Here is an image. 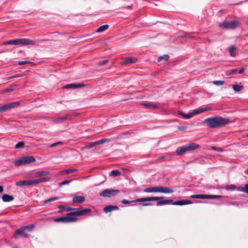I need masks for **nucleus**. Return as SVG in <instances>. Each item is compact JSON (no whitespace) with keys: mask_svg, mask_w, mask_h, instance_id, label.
<instances>
[{"mask_svg":"<svg viewBox=\"0 0 248 248\" xmlns=\"http://www.w3.org/2000/svg\"><path fill=\"white\" fill-rule=\"evenodd\" d=\"M158 201L156 202V206H161L165 204L171 203L175 205H184L186 204H192V202L190 200H180L173 202L172 200H164L163 197H148L145 198H141L134 200V202H142L141 205L143 206H152L153 204L149 202Z\"/></svg>","mask_w":248,"mask_h":248,"instance_id":"1","label":"nucleus"},{"mask_svg":"<svg viewBox=\"0 0 248 248\" xmlns=\"http://www.w3.org/2000/svg\"><path fill=\"white\" fill-rule=\"evenodd\" d=\"M231 122L229 119L218 116L208 118L203 121V123L208 127L213 129L223 127Z\"/></svg>","mask_w":248,"mask_h":248,"instance_id":"2","label":"nucleus"},{"mask_svg":"<svg viewBox=\"0 0 248 248\" xmlns=\"http://www.w3.org/2000/svg\"><path fill=\"white\" fill-rule=\"evenodd\" d=\"M91 211V209H90L78 210L67 214L65 217L55 218L54 221L56 222H62L63 223L76 222L77 221L78 218L75 216H82Z\"/></svg>","mask_w":248,"mask_h":248,"instance_id":"3","label":"nucleus"},{"mask_svg":"<svg viewBox=\"0 0 248 248\" xmlns=\"http://www.w3.org/2000/svg\"><path fill=\"white\" fill-rule=\"evenodd\" d=\"M35 41L27 38L17 39L15 40H11L2 43V45H21L28 46L35 45Z\"/></svg>","mask_w":248,"mask_h":248,"instance_id":"4","label":"nucleus"},{"mask_svg":"<svg viewBox=\"0 0 248 248\" xmlns=\"http://www.w3.org/2000/svg\"><path fill=\"white\" fill-rule=\"evenodd\" d=\"M199 148V144L191 142L178 148L176 150V153L178 155H182L187 152L192 151Z\"/></svg>","mask_w":248,"mask_h":248,"instance_id":"5","label":"nucleus"},{"mask_svg":"<svg viewBox=\"0 0 248 248\" xmlns=\"http://www.w3.org/2000/svg\"><path fill=\"white\" fill-rule=\"evenodd\" d=\"M35 158L32 156H27L16 160L14 163L16 166L24 165L35 161Z\"/></svg>","mask_w":248,"mask_h":248,"instance_id":"6","label":"nucleus"},{"mask_svg":"<svg viewBox=\"0 0 248 248\" xmlns=\"http://www.w3.org/2000/svg\"><path fill=\"white\" fill-rule=\"evenodd\" d=\"M239 25V22L236 20L225 21L219 23V26L226 29H235Z\"/></svg>","mask_w":248,"mask_h":248,"instance_id":"7","label":"nucleus"},{"mask_svg":"<svg viewBox=\"0 0 248 248\" xmlns=\"http://www.w3.org/2000/svg\"><path fill=\"white\" fill-rule=\"evenodd\" d=\"M120 192L119 190L112 189H106L104 190L102 192L99 194L101 197H109L114 196Z\"/></svg>","mask_w":248,"mask_h":248,"instance_id":"8","label":"nucleus"},{"mask_svg":"<svg viewBox=\"0 0 248 248\" xmlns=\"http://www.w3.org/2000/svg\"><path fill=\"white\" fill-rule=\"evenodd\" d=\"M35 227V226L33 224H31L30 225H27L26 226H24L21 227L19 229L17 230L14 234V237L16 238H18V235L21 233L24 232L26 230H28L29 231H31Z\"/></svg>","mask_w":248,"mask_h":248,"instance_id":"9","label":"nucleus"},{"mask_svg":"<svg viewBox=\"0 0 248 248\" xmlns=\"http://www.w3.org/2000/svg\"><path fill=\"white\" fill-rule=\"evenodd\" d=\"M221 196L219 195H206V194H197L192 195L190 196V198L192 199H217L220 198Z\"/></svg>","mask_w":248,"mask_h":248,"instance_id":"10","label":"nucleus"},{"mask_svg":"<svg viewBox=\"0 0 248 248\" xmlns=\"http://www.w3.org/2000/svg\"><path fill=\"white\" fill-rule=\"evenodd\" d=\"M106 141V140L102 139L101 140L87 143L85 147H82L81 149L83 150L85 148H91L93 147L96 146L99 144L104 143Z\"/></svg>","mask_w":248,"mask_h":248,"instance_id":"11","label":"nucleus"},{"mask_svg":"<svg viewBox=\"0 0 248 248\" xmlns=\"http://www.w3.org/2000/svg\"><path fill=\"white\" fill-rule=\"evenodd\" d=\"M174 190L170 188L165 186H157V193H162L165 194L172 193Z\"/></svg>","mask_w":248,"mask_h":248,"instance_id":"12","label":"nucleus"},{"mask_svg":"<svg viewBox=\"0 0 248 248\" xmlns=\"http://www.w3.org/2000/svg\"><path fill=\"white\" fill-rule=\"evenodd\" d=\"M137 61V59L134 57L125 58L123 62H121L122 65H127L131 63H135Z\"/></svg>","mask_w":248,"mask_h":248,"instance_id":"13","label":"nucleus"},{"mask_svg":"<svg viewBox=\"0 0 248 248\" xmlns=\"http://www.w3.org/2000/svg\"><path fill=\"white\" fill-rule=\"evenodd\" d=\"M85 86L84 84H76V83H71L65 85L64 88L65 89H76L78 88H80Z\"/></svg>","mask_w":248,"mask_h":248,"instance_id":"14","label":"nucleus"},{"mask_svg":"<svg viewBox=\"0 0 248 248\" xmlns=\"http://www.w3.org/2000/svg\"><path fill=\"white\" fill-rule=\"evenodd\" d=\"M119 209V207L116 205H110L105 207L103 210L105 213H108L114 210H118Z\"/></svg>","mask_w":248,"mask_h":248,"instance_id":"15","label":"nucleus"},{"mask_svg":"<svg viewBox=\"0 0 248 248\" xmlns=\"http://www.w3.org/2000/svg\"><path fill=\"white\" fill-rule=\"evenodd\" d=\"M85 197L82 196H78L74 197L72 199L73 203H83L85 201Z\"/></svg>","mask_w":248,"mask_h":248,"instance_id":"16","label":"nucleus"},{"mask_svg":"<svg viewBox=\"0 0 248 248\" xmlns=\"http://www.w3.org/2000/svg\"><path fill=\"white\" fill-rule=\"evenodd\" d=\"M1 199L4 202H9L14 200V197L13 196L4 194L2 196Z\"/></svg>","mask_w":248,"mask_h":248,"instance_id":"17","label":"nucleus"},{"mask_svg":"<svg viewBox=\"0 0 248 248\" xmlns=\"http://www.w3.org/2000/svg\"><path fill=\"white\" fill-rule=\"evenodd\" d=\"M50 173L49 171H38L35 173L36 177H41L49 175Z\"/></svg>","mask_w":248,"mask_h":248,"instance_id":"18","label":"nucleus"},{"mask_svg":"<svg viewBox=\"0 0 248 248\" xmlns=\"http://www.w3.org/2000/svg\"><path fill=\"white\" fill-rule=\"evenodd\" d=\"M157 186L150 187L144 189L143 191L146 193H157Z\"/></svg>","mask_w":248,"mask_h":248,"instance_id":"19","label":"nucleus"},{"mask_svg":"<svg viewBox=\"0 0 248 248\" xmlns=\"http://www.w3.org/2000/svg\"><path fill=\"white\" fill-rule=\"evenodd\" d=\"M178 114L183 116L185 119H188L195 115L194 111L190 112V113L186 114L180 111H178Z\"/></svg>","mask_w":248,"mask_h":248,"instance_id":"20","label":"nucleus"},{"mask_svg":"<svg viewBox=\"0 0 248 248\" xmlns=\"http://www.w3.org/2000/svg\"><path fill=\"white\" fill-rule=\"evenodd\" d=\"M16 185L18 186H29V180L18 181L16 183Z\"/></svg>","mask_w":248,"mask_h":248,"instance_id":"21","label":"nucleus"},{"mask_svg":"<svg viewBox=\"0 0 248 248\" xmlns=\"http://www.w3.org/2000/svg\"><path fill=\"white\" fill-rule=\"evenodd\" d=\"M211 108L210 107H206L204 108H201L197 109L194 110L195 114L197 115L203 112L210 110Z\"/></svg>","mask_w":248,"mask_h":248,"instance_id":"22","label":"nucleus"},{"mask_svg":"<svg viewBox=\"0 0 248 248\" xmlns=\"http://www.w3.org/2000/svg\"><path fill=\"white\" fill-rule=\"evenodd\" d=\"M8 106V109L15 108L16 107H17L19 106L20 103L19 102H11L10 103L7 104Z\"/></svg>","mask_w":248,"mask_h":248,"instance_id":"23","label":"nucleus"},{"mask_svg":"<svg viewBox=\"0 0 248 248\" xmlns=\"http://www.w3.org/2000/svg\"><path fill=\"white\" fill-rule=\"evenodd\" d=\"M141 105L149 108H158L156 105L151 103H142Z\"/></svg>","mask_w":248,"mask_h":248,"instance_id":"24","label":"nucleus"},{"mask_svg":"<svg viewBox=\"0 0 248 248\" xmlns=\"http://www.w3.org/2000/svg\"><path fill=\"white\" fill-rule=\"evenodd\" d=\"M236 49V47L234 46H231L229 47L230 55L231 57H234L235 56Z\"/></svg>","mask_w":248,"mask_h":248,"instance_id":"25","label":"nucleus"},{"mask_svg":"<svg viewBox=\"0 0 248 248\" xmlns=\"http://www.w3.org/2000/svg\"><path fill=\"white\" fill-rule=\"evenodd\" d=\"M109 27V26L108 25H104L103 26H100L99 28L97 29L96 30V32H103L106 30H107Z\"/></svg>","mask_w":248,"mask_h":248,"instance_id":"26","label":"nucleus"},{"mask_svg":"<svg viewBox=\"0 0 248 248\" xmlns=\"http://www.w3.org/2000/svg\"><path fill=\"white\" fill-rule=\"evenodd\" d=\"M237 190L248 194V184L245 185L244 187H238Z\"/></svg>","mask_w":248,"mask_h":248,"instance_id":"27","label":"nucleus"},{"mask_svg":"<svg viewBox=\"0 0 248 248\" xmlns=\"http://www.w3.org/2000/svg\"><path fill=\"white\" fill-rule=\"evenodd\" d=\"M232 88L235 92H240L243 88V86L238 84H233Z\"/></svg>","mask_w":248,"mask_h":248,"instance_id":"28","label":"nucleus"},{"mask_svg":"<svg viewBox=\"0 0 248 248\" xmlns=\"http://www.w3.org/2000/svg\"><path fill=\"white\" fill-rule=\"evenodd\" d=\"M50 180V177H44L40 179H36L37 184L41 183L43 182H45L48 181Z\"/></svg>","mask_w":248,"mask_h":248,"instance_id":"29","label":"nucleus"},{"mask_svg":"<svg viewBox=\"0 0 248 248\" xmlns=\"http://www.w3.org/2000/svg\"><path fill=\"white\" fill-rule=\"evenodd\" d=\"M224 83L225 81L224 80H214L213 81V83L217 86L222 85Z\"/></svg>","mask_w":248,"mask_h":248,"instance_id":"30","label":"nucleus"},{"mask_svg":"<svg viewBox=\"0 0 248 248\" xmlns=\"http://www.w3.org/2000/svg\"><path fill=\"white\" fill-rule=\"evenodd\" d=\"M121 172L119 170H113L110 172V175L112 176H119L121 175Z\"/></svg>","mask_w":248,"mask_h":248,"instance_id":"31","label":"nucleus"},{"mask_svg":"<svg viewBox=\"0 0 248 248\" xmlns=\"http://www.w3.org/2000/svg\"><path fill=\"white\" fill-rule=\"evenodd\" d=\"M77 170V169H70L68 170H62L61 172L62 173H66L67 174L70 173L71 172H73Z\"/></svg>","mask_w":248,"mask_h":248,"instance_id":"32","label":"nucleus"},{"mask_svg":"<svg viewBox=\"0 0 248 248\" xmlns=\"http://www.w3.org/2000/svg\"><path fill=\"white\" fill-rule=\"evenodd\" d=\"M73 180V179L70 180H64L59 183V186H62L64 185L69 184Z\"/></svg>","mask_w":248,"mask_h":248,"instance_id":"33","label":"nucleus"},{"mask_svg":"<svg viewBox=\"0 0 248 248\" xmlns=\"http://www.w3.org/2000/svg\"><path fill=\"white\" fill-rule=\"evenodd\" d=\"M169 58V55H164L159 57L158 61L160 62V61L164 60L165 61H167Z\"/></svg>","mask_w":248,"mask_h":248,"instance_id":"34","label":"nucleus"},{"mask_svg":"<svg viewBox=\"0 0 248 248\" xmlns=\"http://www.w3.org/2000/svg\"><path fill=\"white\" fill-rule=\"evenodd\" d=\"M59 199V197H54V198H49L48 199H47L46 200H45L44 202V203H46L47 202H53V201H54L56 200H58Z\"/></svg>","mask_w":248,"mask_h":248,"instance_id":"35","label":"nucleus"},{"mask_svg":"<svg viewBox=\"0 0 248 248\" xmlns=\"http://www.w3.org/2000/svg\"><path fill=\"white\" fill-rule=\"evenodd\" d=\"M24 144H25V143L23 141H19L15 145V148H22L24 147Z\"/></svg>","mask_w":248,"mask_h":248,"instance_id":"36","label":"nucleus"},{"mask_svg":"<svg viewBox=\"0 0 248 248\" xmlns=\"http://www.w3.org/2000/svg\"><path fill=\"white\" fill-rule=\"evenodd\" d=\"M7 110H8L7 104L0 107V112H3Z\"/></svg>","mask_w":248,"mask_h":248,"instance_id":"37","label":"nucleus"},{"mask_svg":"<svg viewBox=\"0 0 248 248\" xmlns=\"http://www.w3.org/2000/svg\"><path fill=\"white\" fill-rule=\"evenodd\" d=\"M108 62V60H105L100 61L97 63V65L102 66V65H105L106 63H107Z\"/></svg>","mask_w":248,"mask_h":248,"instance_id":"38","label":"nucleus"},{"mask_svg":"<svg viewBox=\"0 0 248 248\" xmlns=\"http://www.w3.org/2000/svg\"><path fill=\"white\" fill-rule=\"evenodd\" d=\"M236 189V186L234 185H230L227 186V189L234 190Z\"/></svg>","mask_w":248,"mask_h":248,"instance_id":"39","label":"nucleus"},{"mask_svg":"<svg viewBox=\"0 0 248 248\" xmlns=\"http://www.w3.org/2000/svg\"><path fill=\"white\" fill-rule=\"evenodd\" d=\"M29 186H32L37 184L36 179L35 180H29Z\"/></svg>","mask_w":248,"mask_h":248,"instance_id":"40","label":"nucleus"},{"mask_svg":"<svg viewBox=\"0 0 248 248\" xmlns=\"http://www.w3.org/2000/svg\"><path fill=\"white\" fill-rule=\"evenodd\" d=\"M211 148L212 149V150H216L218 152H222L223 151V149L221 148H219V147H216V146H211Z\"/></svg>","mask_w":248,"mask_h":248,"instance_id":"41","label":"nucleus"},{"mask_svg":"<svg viewBox=\"0 0 248 248\" xmlns=\"http://www.w3.org/2000/svg\"><path fill=\"white\" fill-rule=\"evenodd\" d=\"M62 144V142L59 141V142H57L54 143L53 144H51V145H50L49 147H55L58 145Z\"/></svg>","mask_w":248,"mask_h":248,"instance_id":"42","label":"nucleus"},{"mask_svg":"<svg viewBox=\"0 0 248 248\" xmlns=\"http://www.w3.org/2000/svg\"><path fill=\"white\" fill-rule=\"evenodd\" d=\"M13 90H14V89L12 88H7L2 91V93L10 92L13 91Z\"/></svg>","mask_w":248,"mask_h":248,"instance_id":"43","label":"nucleus"},{"mask_svg":"<svg viewBox=\"0 0 248 248\" xmlns=\"http://www.w3.org/2000/svg\"><path fill=\"white\" fill-rule=\"evenodd\" d=\"M186 128H187V127L186 125H183L181 126L178 127V130H182V131H184V130H186Z\"/></svg>","mask_w":248,"mask_h":248,"instance_id":"44","label":"nucleus"},{"mask_svg":"<svg viewBox=\"0 0 248 248\" xmlns=\"http://www.w3.org/2000/svg\"><path fill=\"white\" fill-rule=\"evenodd\" d=\"M31 62L29 61H20L18 62V64L20 65H22L27 63H30Z\"/></svg>","mask_w":248,"mask_h":248,"instance_id":"45","label":"nucleus"},{"mask_svg":"<svg viewBox=\"0 0 248 248\" xmlns=\"http://www.w3.org/2000/svg\"><path fill=\"white\" fill-rule=\"evenodd\" d=\"M131 202H132V201H128V200H125V199H124L122 201V203L123 204H128V203H130ZM132 202H133L132 201Z\"/></svg>","mask_w":248,"mask_h":248,"instance_id":"46","label":"nucleus"},{"mask_svg":"<svg viewBox=\"0 0 248 248\" xmlns=\"http://www.w3.org/2000/svg\"><path fill=\"white\" fill-rule=\"evenodd\" d=\"M20 234H22L24 238H27L30 236V234L26 233L25 232H24L21 233V234H20Z\"/></svg>","mask_w":248,"mask_h":248,"instance_id":"47","label":"nucleus"},{"mask_svg":"<svg viewBox=\"0 0 248 248\" xmlns=\"http://www.w3.org/2000/svg\"><path fill=\"white\" fill-rule=\"evenodd\" d=\"M58 208L60 209L59 212H62L65 208V207L63 205H59Z\"/></svg>","mask_w":248,"mask_h":248,"instance_id":"48","label":"nucleus"},{"mask_svg":"<svg viewBox=\"0 0 248 248\" xmlns=\"http://www.w3.org/2000/svg\"><path fill=\"white\" fill-rule=\"evenodd\" d=\"M237 71V69H232L230 71V74H234V73H235V72Z\"/></svg>","mask_w":248,"mask_h":248,"instance_id":"49","label":"nucleus"},{"mask_svg":"<svg viewBox=\"0 0 248 248\" xmlns=\"http://www.w3.org/2000/svg\"><path fill=\"white\" fill-rule=\"evenodd\" d=\"M66 120V117H62V118H59L58 119V121H65Z\"/></svg>","mask_w":248,"mask_h":248,"instance_id":"50","label":"nucleus"},{"mask_svg":"<svg viewBox=\"0 0 248 248\" xmlns=\"http://www.w3.org/2000/svg\"><path fill=\"white\" fill-rule=\"evenodd\" d=\"M21 77L20 75H16V76H13V77H11L10 78H9L10 79L11 78H18V77Z\"/></svg>","mask_w":248,"mask_h":248,"instance_id":"51","label":"nucleus"},{"mask_svg":"<svg viewBox=\"0 0 248 248\" xmlns=\"http://www.w3.org/2000/svg\"><path fill=\"white\" fill-rule=\"evenodd\" d=\"M3 191V187L2 186H0V193H2Z\"/></svg>","mask_w":248,"mask_h":248,"instance_id":"52","label":"nucleus"},{"mask_svg":"<svg viewBox=\"0 0 248 248\" xmlns=\"http://www.w3.org/2000/svg\"><path fill=\"white\" fill-rule=\"evenodd\" d=\"M244 72V69L242 68L239 70V73L242 74Z\"/></svg>","mask_w":248,"mask_h":248,"instance_id":"53","label":"nucleus"},{"mask_svg":"<svg viewBox=\"0 0 248 248\" xmlns=\"http://www.w3.org/2000/svg\"><path fill=\"white\" fill-rule=\"evenodd\" d=\"M72 209H73L72 208H68L66 210L70 211V210H72Z\"/></svg>","mask_w":248,"mask_h":248,"instance_id":"54","label":"nucleus"},{"mask_svg":"<svg viewBox=\"0 0 248 248\" xmlns=\"http://www.w3.org/2000/svg\"><path fill=\"white\" fill-rule=\"evenodd\" d=\"M13 248H19L17 246H14L13 247Z\"/></svg>","mask_w":248,"mask_h":248,"instance_id":"55","label":"nucleus"},{"mask_svg":"<svg viewBox=\"0 0 248 248\" xmlns=\"http://www.w3.org/2000/svg\"><path fill=\"white\" fill-rule=\"evenodd\" d=\"M16 86V85H15V84H13V85H11L12 87Z\"/></svg>","mask_w":248,"mask_h":248,"instance_id":"56","label":"nucleus"},{"mask_svg":"<svg viewBox=\"0 0 248 248\" xmlns=\"http://www.w3.org/2000/svg\"><path fill=\"white\" fill-rule=\"evenodd\" d=\"M246 137H248V133L247 134Z\"/></svg>","mask_w":248,"mask_h":248,"instance_id":"57","label":"nucleus"}]
</instances>
